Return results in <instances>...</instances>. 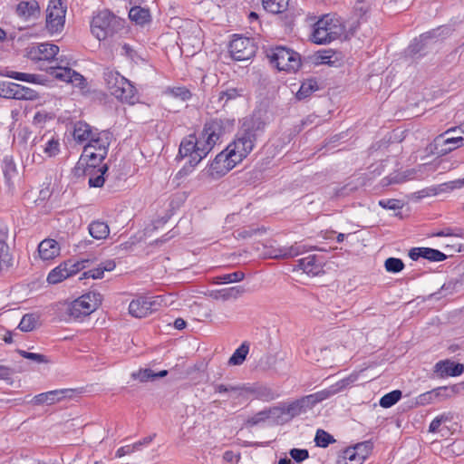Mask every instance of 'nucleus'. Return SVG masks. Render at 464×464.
<instances>
[{
  "label": "nucleus",
  "instance_id": "obj_1",
  "mask_svg": "<svg viewBox=\"0 0 464 464\" xmlns=\"http://www.w3.org/2000/svg\"><path fill=\"white\" fill-rule=\"evenodd\" d=\"M266 127V122L259 114L245 117L229 146L246 159L256 147L257 140L264 135Z\"/></svg>",
  "mask_w": 464,
  "mask_h": 464
},
{
  "label": "nucleus",
  "instance_id": "obj_2",
  "mask_svg": "<svg viewBox=\"0 0 464 464\" xmlns=\"http://www.w3.org/2000/svg\"><path fill=\"white\" fill-rule=\"evenodd\" d=\"M211 150L201 142L199 136L195 133L189 134L181 140L176 160L188 159L184 166L177 172L176 179H181L188 176L198 163L205 159Z\"/></svg>",
  "mask_w": 464,
  "mask_h": 464
},
{
  "label": "nucleus",
  "instance_id": "obj_3",
  "mask_svg": "<svg viewBox=\"0 0 464 464\" xmlns=\"http://www.w3.org/2000/svg\"><path fill=\"white\" fill-rule=\"evenodd\" d=\"M265 53L270 63L278 71L296 72L302 65L300 53L286 46H268L265 49Z\"/></svg>",
  "mask_w": 464,
  "mask_h": 464
},
{
  "label": "nucleus",
  "instance_id": "obj_4",
  "mask_svg": "<svg viewBox=\"0 0 464 464\" xmlns=\"http://www.w3.org/2000/svg\"><path fill=\"white\" fill-rule=\"evenodd\" d=\"M451 33L450 26H440L414 38L409 44L406 53L412 59H420L427 55L440 38H446Z\"/></svg>",
  "mask_w": 464,
  "mask_h": 464
},
{
  "label": "nucleus",
  "instance_id": "obj_5",
  "mask_svg": "<svg viewBox=\"0 0 464 464\" xmlns=\"http://www.w3.org/2000/svg\"><path fill=\"white\" fill-rule=\"evenodd\" d=\"M124 24V19L116 16L108 9H104L92 17L91 31L98 40H105L122 30Z\"/></svg>",
  "mask_w": 464,
  "mask_h": 464
},
{
  "label": "nucleus",
  "instance_id": "obj_6",
  "mask_svg": "<svg viewBox=\"0 0 464 464\" xmlns=\"http://www.w3.org/2000/svg\"><path fill=\"white\" fill-rule=\"evenodd\" d=\"M243 160L235 149L228 144L225 150L214 158L204 171L211 179H219L242 162Z\"/></svg>",
  "mask_w": 464,
  "mask_h": 464
},
{
  "label": "nucleus",
  "instance_id": "obj_7",
  "mask_svg": "<svg viewBox=\"0 0 464 464\" xmlns=\"http://www.w3.org/2000/svg\"><path fill=\"white\" fill-rule=\"evenodd\" d=\"M234 127L235 119L212 118L205 122L198 136L201 142H204L212 150L216 144L221 142V139L226 134L234 130Z\"/></svg>",
  "mask_w": 464,
  "mask_h": 464
},
{
  "label": "nucleus",
  "instance_id": "obj_8",
  "mask_svg": "<svg viewBox=\"0 0 464 464\" xmlns=\"http://www.w3.org/2000/svg\"><path fill=\"white\" fill-rule=\"evenodd\" d=\"M102 295L91 292L74 300L68 307L67 314L75 320L92 314L102 303Z\"/></svg>",
  "mask_w": 464,
  "mask_h": 464
},
{
  "label": "nucleus",
  "instance_id": "obj_9",
  "mask_svg": "<svg viewBox=\"0 0 464 464\" xmlns=\"http://www.w3.org/2000/svg\"><path fill=\"white\" fill-rule=\"evenodd\" d=\"M67 6L62 0H50L46 9L45 28L51 34L63 30Z\"/></svg>",
  "mask_w": 464,
  "mask_h": 464
},
{
  "label": "nucleus",
  "instance_id": "obj_10",
  "mask_svg": "<svg viewBox=\"0 0 464 464\" xmlns=\"http://www.w3.org/2000/svg\"><path fill=\"white\" fill-rule=\"evenodd\" d=\"M257 46L253 38L235 34L228 45V52L235 61H246L253 58Z\"/></svg>",
  "mask_w": 464,
  "mask_h": 464
},
{
  "label": "nucleus",
  "instance_id": "obj_11",
  "mask_svg": "<svg viewBox=\"0 0 464 464\" xmlns=\"http://www.w3.org/2000/svg\"><path fill=\"white\" fill-rule=\"evenodd\" d=\"M109 165L102 164L100 168L94 169L92 166L89 167H73L72 169V175L79 179L83 177H88V185L90 188H102L105 181L107 173L109 171Z\"/></svg>",
  "mask_w": 464,
  "mask_h": 464
},
{
  "label": "nucleus",
  "instance_id": "obj_12",
  "mask_svg": "<svg viewBox=\"0 0 464 464\" xmlns=\"http://www.w3.org/2000/svg\"><path fill=\"white\" fill-rule=\"evenodd\" d=\"M162 296H140L129 304V313L134 317L142 318L156 312L161 306Z\"/></svg>",
  "mask_w": 464,
  "mask_h": 464
},
{
  "label": "nucleus",
  "instance_id": "obj_13",
  "mask_svg": "<svg viewBox=\"0 0 464 464\" xmlns=\"http://www.w3.org/2000/svg\"><path fill=\"white\" fill-rule=\"evenodd\" d=\"M326 400L322 391L303 396L294 401L286 403V414L292 419L305 413L313 409L317 403Z\"/></svg>",
  "mask_w": 464,
  "mask_h": 464
},
{
  "label": "nucleus",
  "instance_id": "obj_14",
  "mask_svg": "<svg viewBox=\"0 0 464 464\" xmlns=\"http://www.w3.org/2000/svg\"><path fill=\"white\" fill-rule=\"evenodd\" d=\"M308 248H311V246H308L302 242H295L294 245L289 246H264L262 255L265 258H291L306 252Z\"/></svg>",
  "mask_w": 464,
  "mask_h": 464
},
{
  "label": "nucleus",
  "instance_id": "obj_15",
  "mask_svg": "<svg viewBox=\"0 0 464 464\" xmlns=\"http://www.w3.org/2000/svg\"><path fill=\"white\" fill-rule=\"evenodd\" d=\"M336 33L332 31L331 24L321 19L313 27L310 39L316 44H326L336 39Z\"/></svg>",
  "mask_w": 464,
  "mask_h": 464
},
{
  "label": "nucleus",
  "instance_id": "obj_16",
  "mask_svg": "<svg viewBox=\"0 0 464 464\" xmlns=\"http://www.w3.org/2000/svg\"><path fill=\"white\" fill-rule=\"evenodd\" d=\"M408 256L413 261H417L419 258H423L430 262H442L448 258V256L443 252L435 248L424 246L411 248Z\"/></svg>",
  "mask_w": 464,
  "mask_h": 464
},
{
  "label": "nucleus",
  "instance_id": "obj_17",
  "mask_svg": "<svg viewBox=\"0 0 464 464\" xmlns=\"http://www.w3.org/2000/svg\"><path fill=\"white\" fill-rule=\"evenodd\" d=\"M433 372L438 378L457 377L463 373L464 365L447 359L438 362Z\"/></svg>",
  "mask_w": 464,
  "mask_h": 464
},
{
  "label": "nucleus",
  "instance_id": "obj_18",
  "mask_svg": "<svg viewBox=\"0 0 464 464\" xmlns=\"http://www.w3.org/2000/svg\"><path fill=\"white\" fill-rule=\"evenodd\" d=\"M243 392L253 394L255 399L266 402L279 397V393L276 391L259 383L243 384Z\"/></svg>",
  "mask_w": 464,
  "mask_h": 464
},
{
  "label": "nucleus",
  "instance_id": "obj_19",
  "mask_svg": "<svg viewBox=\"0 0 464 464\" xmlns=\"http://www.w3.org/2000/svg\"><path fill=\"white\" fill-rule=\"evenodd\" d=\"M16 15L24 20H35L40 17L41 9L36 0L21 1L15 7Z\"/></svg>",
  "mask_w": 464,
  "mask_h": 464
},
{
  "label": "nucleus",
  "instance_id": "obj_20",
  "mask_svg": "<svg viewBox=\"0 0 464 464\" xmlns=\"http://www.w3.org/2000/svg\"><path fill=\"white\" fill-rule=\"evenodd\" d=\"M113 135L109 130L99 131L95 129L92 137L89 140L87 144L93 146L94 150H99L104 154H108L109 147L111 143Z\"/></svg>",
  "mask_w": 464,
  "mask_h": 464
},
{
  "label": "nucleus",
  "instance_id": "obj_21",
  "mask_svg": "<svg viewBox=\"0 0 464 464\" xmlns=\"http://www.w3.org/2000/svg\"><path fill=\"white\" fill-rule=\"evenodd\" d=\"M112 96L121 102L129 104H134L138 100L137 90L128 79H125L119 88L114 90Z\"/></svg>",
  "mask_w": 464,
  "mask_h": 464
},
{
  "label": "nucleus",
  "instance_id": "obj_22",
  "mask_svg": "<svg viewBox=\"0 0 464 464\" xmlns=\"http://www.w3.org/2000/svg\"><path fill=\"white\" fill-rule=\"evenodd\" d=\"M457 132H459V130L457 127L451 128V129H449L448 130H446L443 134H441L440 137L437 138V141L442 140V142L445 146L449 145V147L441 150V152L443 154H446L455 149L464 146V136L451 135L452 133H457Z\"/></svg>",
  "mask_w": 464,
  "mask_h": 464
},
{
  "label": "nucleus",
  "instance_id": "obj_23",
  "mask_svg": "<svg viewBox=\"0 0 464 464\" xmlns=\"http://www.w3.org/2000/svg\"><path fill=\"white\" fill-rule=\"evenodd\" d=\"M71 268L72 266L70 260L62 262L59 266L50 271L47 276V282L51 285H56L68 277L73 276L74 274Z\"/></svg>",
  "mask_w": 464,
  "mask_h": 464
},
{
  "label": "nucleus",
  "instance_id": "obj_24",
  "mask_svg": "<svg viewBox=\"0 0 464 464\" xmlns=\"http://www.w3.org/2000/svg\"><path fill=\"white\" fill-rule=\"evenodd\" d=\"M358 377H359L358 372H352L347 377L338 381L337 382L329 386L328 388L322 390V392L324 395V398L327 400L330 397L344 391L345 389L350 387L353 383H354L358 380Z\"/></svg>",
  "mask_w": 464,
  "mask_h": 464
},
{
  "label": "nucleus",
  "instance_id": "obj_25",
  "mask_svg": "<svg viewBox=\"0 0 464 464\" xmlns=\"http://www.w3.org/2000/svg\"><path fill=\"white\" fill-rule=\"evenodd\" d=\"M68 392H72V390L70 389H61V390H53L47 392H43L35 395L32 402L34 405H43L46 404H53L56 401H59L61 398L65 397Z\"/></svg>",
  "mask_w": 464,
  "mask_h": 464
},
{
  "label": "nucleus",
  "instance_id": "obj_26",
  "mask_svg": "<svg viewBox=\"0 0 464 464\" xmlns=\"http://www.w3.org/2000/svg\"><path fill=\"white\" fill-rule=\"evenodd\" d=\"M92 148L93 146L91 144L84 145L82 152L74 167H89L88 160L104 161L108 154L94 150Z\"/></svg>",
  "mask_w": 464,
  "mask_h": 464
},
{
  "label": "nucleus",
  "instance_id": "obj_27",
  "mask_svg": "<svg viewBox=\"0 0 464 464\" xmlns=\"http://www.w3.org/2000/svg\"><path fill=\"white\" fill-rule=\"evenodd\" d=\"M38 252L42 259L50 260L59 255L60 246L56 240L46 238L38 245Z\"/></svg>",
  "mask_w": 464,
  "mask_h": 464
},
{
  "label": "nucleus",
  "instance_id": "obj_28",
  "mask_svg": "<svg viewBox=\"0 0 464 464\" xmlns=\"http://www.w3.org/2000/svg\"><path fill=\"white\" fill-rule=\"evenodd\" d=\"M462 187H464V178L443 183V184L440 185V187L438 188H423V189L418 191L417 194H418L419 198H422L425 197H429L430 195H437L440 191L453 190L455 188H459Z\"/></svg>",
  "mask_w": 464,
  "mask_h": 464
},
{
  "label": "nucleus",
  "instance_id": "obj_29",
  "mask_svg": "<svg viewBox=\"0 0 464 464\" xmlns=\"http://www.w3.org/2000/svg\"><path fill=\"white\" fill-rule=\"evenodd\" d=\"M296 267L307 275L317 276L322 271L321 263L315 256L311 255L297 260Z\"/></svg>",
  "mask_w": 464,
  "mask_h": 464
},
{
  "label": "nucleus",
  "instance_id": "obj_30",
  "mask_svg": "<svg viewBox=\"0 0 464 464\" xmlns=\"http://www.w3.org/2000/svg\"><path fill=\"white\" fill-rule=\"evenodd\" d=\"M102 75L105 85L111 95L114 93V90L118 89L126 79L124 76L121 75L119 72L109 67L103 70Z\"/></svg>",
  "mask_w": 464,
  "mask_h": 464
},
{
  "label": "nucleus",
  "instance_id": "obj_31",
  "mask_svg": "<svg viewBox=\"0 0 464 464\" xmlns=\"http://www.w3.org/2000/svg\"><path fill=\"white\" fill-rule=\"evenodd\" d=\"M94 131L95 130H93L91 125L85 121H79L74 124L73 139L79 143L89 141Z\"/></svg>",
  "mask_w": 464,
  "mask_h": 464
},
{
  "label": "nucleus",
  "instance_id": "obj_32",
  "mask_svg": "<svg viewBox=\"0 0 464 464\" xmlns=\"http://www.w3.org/2000/svg\"><path fill=\"white\" fill-rule=\"evenodd\" d=\"M129 18L136 24L144 25L150 22L151 15L149 8L135 5L130 9Z\"/></svg>",
  "mask_w": 464,
  "mask_h": 464
},
{
  "label": "nucleus",
  "instance_id": "obj_33",
  "mask_svg": "<svg viewBox=\"0 0 464 464\" xmlns=\"http://www.w3.org/2000/svg\"><path fill=\"white\" fill-rule=\"evenodd\" d=\"M319 90V85L315 78H308L302 82L299 90L295 93L298 101L304 100Z\"/></svg>",
  "mask_w": 464,
  "mask_h": 464
},
{
  "label": "nucleus",
  "instance_id": "obj_34",
  "mask_svg": "<svg viewBox=\"0 0 464 464\" xmlns=\"http://www.w3.org/2000/svg\"><path fill=\"white\" fill-rule=\"evenodd\" d=\"M13 87L14 88L13 90V99L14 100L34 101L39 99L38 92L29 87H25L15 82Z\"/></svg>",
  "mask_w": 464,
  "mask_h": 464
},
{
  "label": "nucleus",
  "instance_id": "obj_35",
  "mask_svg": "<svg viewBox=\"0 0 464 464\" xmlns=\"http://www.w3.org/2000/svg\"><path fill=\"white\" fill-rule=\"evenodd\" d=\"M242 88L227 87L220 91L217 95V102L221 103V107H225L229 101L236 100L243 95Z\"/></svg>",
  "mask_w": 464,
  "mask_h": 464
},
{
  "label": "nucleus",
  "instance_id": "obj_36",
  "mask_svg": "<svg viewBox=\"0 0 464 464\" xmlns=\"http://www.w3.org/2000/svg\"><path fill=\"white\" fill-rule=\"evenodd\" d=\"M3 173L5 179V183L9 188L14 187L13 179L17 175L16 165L13 159L10 157H5L3 160Z\"/></svg>",
  "mask_w": 464,
  "mask_h": 464
},
{
  "label": "nucleus",
  "instance_id": "obj_37",
  "mask_svg": "<svg viewBox=\"0 0 464 464\" xmlns=\"http://www.w3.org/2000/svg\"><path fill=\"white\" fill-rule=\"evenodd\" d=\"M289 0H262L264 9L273 14L285 12L288 7Z\"/></svg>",
  "mask_w": 464,
  "mask_h": 464
},
{
  "label": "nucleus",
  "instance_id": "obj_38",
  "mask_svg": "<svg viewBox=\"0 0 464 464\" xmlns=\"http://www.w3.org/2000/svg\"><path fill=\"white\" fill-rule=\"evenodd\" d=\"M13 256L5 240H0V273L13 266Z\"/></svg>",
  "mask_w": 464,
  "mask_h": 464
},
{
  "label": "nucleus",
  "instance_id": "obj_39",
  "mask_svg": "<svg viewBox=\"0 0 464 464\" xmlns=\"http://www.w3.org/2000/svg\"><path fill=\"white\" fill-rule=\"evenodd\" d=\"M13 79L20 82H25L40 85H46V83L48 82V79L42 74L26 73L20 72H16V73H14Z\"/></svg>",
  "mask_w": 464,
  "mask_h": 464
},
{
  "label": "nucleus",
  "instance_id": "obj_40",
  "mask_svg": "<svg viewBox=\"0 0 464 464\" xmlns=\"http://www.w3.org/2000/svg\"><path fill=\"white\" fill-rule=\"evenodd\" d=\"M249 352V345L246 342L241 343V345L236 349L233 354L230 356L228 360L229 365H241Z\"/></svg>",
  "mask_w": 464,
  "mask_h": 464
},
{
  "label": "nucleus",
  "instance_id": "obj_41",
  "mask_svg": "<svg viewBox=\"0 0 464 464\" xmlns=\"http://www.w3.org/2000/svg\"><path fill=\"white\" fill-rule=\"evenodd\" d=\"M38 52L42 55L39 59L51 61L59 53V46L54 44L43 43L38 45Z\"/></svg>",
  "mask_w": 464,
  "mask_h": 464
},
{
  "label": "nucleus",
  "instance_id": "obj_42",
  "mask_svg": "<svg viewBox=\"0 0 464 464\" xmlns=\"http://www.w3.org/2000/svg\"><path fill=\"white\" fill-rule=\"evenodd\" d=\"M38 321H39V315L38 314H33V313L25 314L22 317V319L20 321V324H18V328L22 332H25V333L31 332L34 329H35Z\"/></svg>",
  "mask_w": 464,
  "mask_h": 464
},
{
  "label": "nucleus",
  "instance_id": "obj_43",
  "mask_svg": "<svg viewBox=\"0 0 464 464\" xmlns=\"http://www.w3.org/2000/svg\"><path fill=\"white\" fill-rule=\"evenodd\" d=\"M72 71H73L69 66L64 65H56L53 67H50V73L57 80L70 82L72 78Z\"/></svg>",
  "mask_w": 464,
  "mask_h": 464
},
{
  "label": "nucleus",
  "instance_id": "obj_44",
  "mask_svg": "<svg viewBox=\"0 0 464 464\" xmlns=\"http://www.w3.org/2000/svg\"><path fill=\"white\" fill-rule=\"evenodd\" d=\"M349 448L352 450H353V451L356 452L357 457L364 461L372 451L373 443L372 440H365Z\"/></svg>",
  "mask_w": 464,
  "mask_h": 464
},
{
  "label": "nucleus",
  "instance_id": "obj_45",
  "mask_svg": "<svg viewBox=\"0 0 464 464\" xmlns=\"http://www.w3.org/2000/svg\"><path fill=\"white\" fill-rule=\"evenodd\" d=\"M402 392L400 390L392 391L386 394H384L379 401V404L381 407L384 409L391 408L394 404H396L401 398Z\"/></svg>",
  "mask_w": 464,
  "mask_h": 464
},
{
  "label": "nucleus",
  "instance_id": "obj_46",
  "mask_svg": "<svg viewBox=\"0 0 464 464\" xmlns=\"http://www.w3.org/2000/svg\"><path fill=\"white\" fill-rule=\"evenodd\" d=\"M166 93L183 102L188 101L192 97L191 92L185 86L168 88Z\"/></svg>",
  "mask_w": 464,
  "mask_h": 464
},
{
  "label": "nucleus",
  "instance_id": "obj_47",
  "mask_svg": "<svg viewBox=\"0 0 464 464\" xmlns=\"http://www.w3.org/2000/svg\"><path fill=\"white\" fill-rule=\"evenodd\" d=\"M334 441L335 440L330 433L321 429L317 430L314 437V442L316 446L326 448Z\"/></svg>",
  "mask_w": 464,
  "mask_h": 464
},
{
  "label": "nucleus",
  "instance_id": "obj_48",
  "mask_svg": "<svg viewBox=\"0 0 464 464\" xmlns=\"http://www.w3.org/2000/svg\"><path fill=\"white\" fill-rule=\"evenodd\" d=\"M337 462L338 464H362L363 460L357 457L353 450L347 448L343 451Z\"/></svg>",
  "mask_w": 464,
  "mask_h": 464
},
{
  "label": "nucleus",
  "instance_id": "obj_49",
  "mask_svg": "<svg viewBox=\"0 0 464 464\" xmlns=\"http://www.w3.org/2000/svg\"><path fill=\"white\" fill-rule=\"evenodd\" d=\"M405 267L403 261L397 257H388L384 261V268L389 273H400Z\"/></svg>",
  "mask_w": 464,
  "mask_h": 464
},
{
  "label": "nucleus",
  "instance_id": "obj_50",
  "mask_svg": "<svg viewBox=\"0 0 464 464\" xmlns=\"http://www.w3.org/2000/svg\"><path fill=\"white\" fill-rule=\"evenodd\" d=\"M16 353L24 359L35 362L36 363H49V358L41 353H30L22 349H16Z\"/></svg>",
  "mask_w": 464,
  "mask_h": 464
},
{
  "label": "nucleus",
  "instance_id": "obj_51",
  "mask_svg": "<svg viewBox=\"0 0 464 464\" xmlns=\"http://www.w3.org/2000/svg\"><path fill=\"white\" fill-rule=\"evenodd\" d=\"M215 392L218 393H228V392H236L237 396H241L243 394V384L241 385H232V384H213Z\"/></svg>",
  "mask_w": 464,
  "mask_h": 464
},
{
  "label": "nucleus",
  "instance_id": "obj_52",
  "mask_svg": "<svg viewBox=\"0 0 464 464\" xmlns=\"http://www.w3.org/2000/svg\"><path fill=\"white\" fill-rule=\"evenodd\" d=\"M245 293V288L242 285L232 286L220 291L221 298L228 300L230 298H237Z\"/></svg>",
  "mask_w": 464,
  "mask_h": 464
},
{
  "label": "nucleus",
  "instance_id": "obj_53",
  "mask_svg": "<svg viewBox=\"0 0 464 464\" xmlns=\"http://www.w3.org/2000/svg\"><path fill=\"white\" fill-rule=\"evenodd\" d=\"M379 206L384 209L397 211L403 208L404 204L397 198H382L379 201Z\"/></svg>",
  "mask_w": 464,
  "mask_h": 464
},
{
  "label": "nucleus",
  "instance_id": "obj_54",
  "mask_svg": "<svg viewBox=\"0 0 464 464\" xmlns=\"http://www.w3.org/2000/svg\"><path fill=\"white\" fill-rule=\"evenodd\" d=\"M44 151L50 158H53V157H55L56 155H58V153L60 152L59 140L54 137L50 139L46 142Z\"/></svg>",
  "mask_w": 464,
  "mask_h": 464
},
{
  "label": "nucleus",
  "instance_id": "obj_55",
  "mask_svg": "<svg viewBox=\"0 0 464 464\" xmlns=\"http://www.w3.org/2000/svg\"><path fill=\"white\" fill-rule=\"evenodd\" d=\"M133 380H139L140 382H146L154 380V372L151 369H140L131 373Z\"/></svg>",
  "mask_w": 464,
  "mask_h": 464
},
{
  "label": "nucleus",
  "instance_id": "obj_56",
  "mask_svg": "<svg viewBox=\"0 0 464 464\" xmlns=\"http://www.w3.org/2000/svg\"><path fill=\"white\" fill-rule=\"evenodd\" d=\"M266 420H268V415L265 409L263 411L256 412L254 416L248 418L245 422V426L246 427H253V426L258 425L262 422H265Z\"/></svg>",
  "mask_w": 464,
  "mask_h": 464
},
{
  "label": "nucleus",
  "instance_id": "obj_57",
  "mask_svg": "<svg viewBox=\"0 0 464 464\" xmlns=\"http://www.w3.org/2000/svg\"><path fill=\"white\" fill-rule=\"evenodd\" d=\"M358 187H359V184L354 183L353 181H350L347 184H345L344 186H343L339 188H336L335 192H334V196L336 198H343V197L349 196L351 193L357 190Z\"/></svg>",
  "mask_w": 464,
  "mask_h": 464
},
{
  "label": "nucleus",
  "instance_id": "obj_58",
  "mask_svg": "<svg viewBox=\"0 0 464 464\" xmlns=\"http://www.w3.org/2000/svg\"><path fill=\"white\" fill-rule=\"evenodd\" d=\"M334 55V52L333 50L318 51L315 54L314 62L315 63H325L331 65L334 63L331 60Z\"/></svg>",
  "mask_w": 464,
  "mask_h": 464
},
{
  "label": "nucleus",
  "instance_id": "obj_59",
  "mask_svg": "<svg viewBox=\"0 0 464 464\" xmlns=\"http://www.w3.org/2000/svg\"><path fill=\"white\" fill-rule=\"evenodd\" d=\"M289 455L296 463H302L309 458V451L306 449L293 448L289 450Z\"/></svg>",
  "mask_w": 464,
  "mask_h": 464
},
{
  "label": "nucleus",
  "instance_id": "obj_60",
  "mask_svg": "<svg viewBox=\"0 0 464 464\" xmlns=\"http://www.w3.org/2000/svg\"><path fill=\"white\" fill-rule=\"evenodd\" d=\"M72 78L70 80V83H72L74 87L79 88L80 90L83 91L87 89L88 82L87 80L78 72L72 71Z\"/></svg>",
  "mask_w": 464,
  "mask_h": 464
},
{
  "label": "nucleus",
  "instance_id": "obj_61",
  "mask_svg": "<svg viewBox=\"0 0 464 464\" xmlns=\"http://www.w3.org/2000/svg\"><path fill=\"white\" fill-rule=\"evenodd\" d=\"M406 180V177L401 173H392L389 176L384 177L381 184L383 187L390 186L392 184H400Z\"/></svg>",
  "mask_w": 464,
  "mask_h": 464
},
{
  "label": "nucleus",
  "instance_id": "obj_62",
  "mask_svg": "<svg viewBox=\"0 0 464 464\" xmlns=\"http://www.w3.org/2000/svg\"><path fill=\"white\" fill-rule=\"evenodd\" d=\"M245 278V274L242 271H236L229 274H225L219 276L221 283L228 284V283H236L240 282Z\"/></svg>",
  "mask_w": 464,
  "mask_h": 464
},
{
  "label": "nucleus",
  "instance_id": "obj_63",
  "mask_svg": "<svg viewBox=\"0 0 464 464\" xmlns=\"http://www.w3.org/2000/svg\"><path fill=\"white\" fill-rule=\"evenodd\" d=\"M269 418L279 420L284 414H286V403H283L279 406L270 407L266 409Z\"/></svg>",
  "mask_w": 464,
  "mask_h": 464
},
{
  "label": "nucleus",
  "instance_id": "obj_64",
  "mask_svg": "<svg viewBox=\"0 0 464 464\" xmlns=\"http://www.w3.org/2000/svg\"><path fill=\"white\" fill-rule=\"evenodd\" d=\"M70 263H71V266H72V273L74 275L78 274L79 272L82 271L83 269L89 267L90 266V262L91 260L90 259H72L70 258Z\"/></svg>",
  "mask_w": 464,
  "mask_h": 464
}]
</instances>
